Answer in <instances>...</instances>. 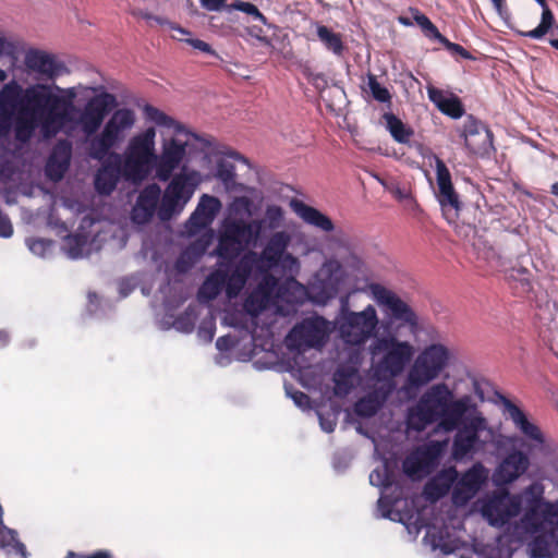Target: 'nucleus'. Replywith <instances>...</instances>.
<instances>
[{
    "mask_svg": "<svg viewBox=\"0 0 558 558\" xmlns=\"http://www.w3.org/2000/svg\"><path fill=\"white\" fill-rule=\"evenodd\" d=\"M60 101L52 85L37 83L26 87L14 114L15 140L28 143L37 129L45 138L57 136L73 121L69 112L59 108Z\"/></svg>",
    "mask_w": 558,
    "mask_h": 558,
    "instance_id": "obj_1",
    "label": "nucleus"
},
{
    "mask_svg": "<svg viewBox=\"0 0 558 558\" xmlns=\"http://www.w3.org/2000/svg\"><path fill=\"white\" fill-rule=\"evenodd\" d=\"M476 411V403L469 395L456 398L453 390L446 383L429 386L409 408L408 427L417 433L437 423L439 428L450 433L459 427L463 416Z\"/></svg>",
    "mask_w": 558,
    "mask_h": 558,
    "instance_id": "obj_2",
    "label": "nucleus"
},
{
    "mask_svg": "<svg viewBox=\"0 0 558 558\" xmlns=\"http://www.w3.org/2000/svg\"><path fill=\"white\" fill-rule=\"evenodd\" d=\"M202 183V175L196 170H187L174 174L161 195L158 184L147 185L138 195L133 208L132 218L137 223L150 221L157 211L160 220L168 221L181 214Z\"/></svg>",
    "mask_w": 558,
    "mask_h": 558,
    "instance_id": "obj_3",
    "label": "nucleus"
},
{
    "mask_svg": "<svg viewBox=\"0 0 558 558\" xmlns=\"http://www.w3.org/2000/svg\"><path fill=\"white\" fill-rule=\"evenodd\" d=\"M449 361L450 352L447 347L440 343L427 345L409 368L401 391L408 398H414L423 387L440 376Z\"/></svg>",
    "mask_w": 558,
    "mask_h": 558,
    "instance_id": "obj_4",
    "label": "nucleus"
},
{
    "mask_svg": "<svg viewBox=\"0 0 558 558\" xmlns=\"http://www.w3.org/2000/svg\"><path fill=\"white\" fill-rule=\"evenodd\" d=\"M156 130L150 126L133 136L124 151L123 177L134 183H138L148 178L155 168Z\"/></svg>",
    "mask_w": 558,
    "mask_h": 558,
    "instance_id": "obj_5",
    "label": "nucleus"
},
{
    "mask_svg": "<svg viewBox=\"0 0 558 558\" xmlns=\"http://www.w3.org/2000/svg\"><path fill=\"white\" fill-rule=\"evenodd\" d=\"M290 242L291 236L288 232L277 231L270 235L260 254L254 251L244 253L236 262L234 281L241 287H245L254 272V266L258 264L268 266V268H277L278 262L287 253Z\"/></svg>",
    "mask_w": 558,
    "mask_h": 558,
    "instance_id": "obj_6",
    "label": "nucleus"
},
{
    "mask_svg": "<svg viewBox=\"0 0 558 558\" xmlns=\"http://www.w3.org/2000/svg\"><path fill=\"white\" fill-rule=\"evenodd\" d=\"M135 121V112L132 109L116 110L102 131L90 140L89 156L95 160L106 158L111 149L124 140L125 133L134 126Z\"/></svg>",
    "mask_w": 558,
    "mask_h": 558,
    "instance_id": "obj_7",
    "label": "nucleus"
},
{
    "mask_svg": "<svg viewBox=\"0 0 558 558\" xmlns=\"http://www.w3.org/2000/svg\"><path fill=\"white\" fill-rule=\"evenodd\" d=\"M372 353L383 354L375 366L376 375L392 379L403 373L414 354V349L410 342L389 336L377 339Z\"/></svg>",
    "mask_w": 558,
    "mask_h": 558,
    "instance_id": "obj_8",
    "label": "nucleus"
},
{
    "mask_svg": "<svg viewBox=\"0 0 558 558\" xmlns=\"http://www.w3.org/2000/svg\"><path fill=\"white\" fill-rule=\"evenodd\" d=\"M377 324L378 317L373 305H367L362 312L349 311L343 305L338 320V330L347 344L361 345L373 336Z\"/></svg>",
    "mask_w": 558,
    "mask_h": 558,
    "instance_id": "obj_9",
    "label": "nucleus"
},
{
    "mask_svg": "<svg viewBox=\"0 0 558 558\" xmlns=\"http://www.w3.org/2000/svg\"><path fill=\"white\" fill-rule=\"evenodd\" d=\"M487 422L477 410L465 414L459 425L453 440L451 453L454 460L461 461L481 450L484 442L480 433L486 429Z\"/></svg>",
    "mask_w": 558,
    "mask_h": 558,
    "instance_id": "obj_10",
    "label": "nucleus"
},
{
    "mask_svg": "<svg viewBox=\"0 0 558 558\" xmlns=\"http://www.w3.org/2000/svg\"><path fill=\"white\" fill-rule=\"evenodd\" d=\"M368 290L377 304L383 306L392 319L409 326L411 329L417 328V315L412 307L395 292L380 283H369Z\"/></svg>",
    "mask_w": 558,
    "mask_h": 558,
    "instance_id": "obj_11",
    "label": "nucleus"
},
{
    "mask_svg": "<svg viewBox=\"0 0 558 558\" xmlns=\"http://www.w3.org/2000/svg\"><path fill=\"white\" fill-rule=\"evenodd\" d=\"M521 512V496L508 490L494 494L482 506V514L493 526H504Z\"/></svg>",
    "mask_w": 558,
    "mask_h": 558,
    "instance_id": "obj_12",
    "label": "nucleus"
},
{
    "mask_svg": "<svg viewBox=\"0 0 558 558\" xmlns=\"http://www.w3.org/2000/svg\"><path fill=\"white\" fill-rule=\"evenodd\" d=\"M117 106V97L108 92H102L88 99L77 120L84 134L87 136L96 134L105 118Z\"/></svg>",
    "mask_w": 558,
    "mask_h": 558,
    "instance_id": "obj_13",
    "label": "nucleus"
},
{
    "mask_svg": "<svg viewBox=\"0 0 558 558\" xmlns=\"http://www.w3.org/2000/svg\"><path fill=\"white\" fill-rule=\"evenodd\" d=\"M444 451V444L432 441L415 449L403 461V471L409 476H427L432 474L439 464Z\"/></svg>",
    "mask_w": 558,
    "mask_h": 558,
    "instance_id": "obj_14",
    "label": "nucleus"
},
{
    "mask_svg": "<svg viewBox=\"0 0 558 558\" xmlns=\"http://www.w3.org/2000/svg\"><path fill=\"white\" fill-rule=\"evenodd\" d=\"M235 271L236 263L234 264L233 269L229 271L228 268L223 267V263L220 262L219 268L211 271L201 286L198 290V298L206 301H213L223 289H226L228 298H236L244 287H241L234 281L233 276Z\"/></svg>",
    "mask_w": 558,
    "mask_h": 558,
    "instance_id": "obj_15",
    "label": "nucleus"
},
{
    "mask_svg": "<svg viewBox=\"0 0 558 558\" xmlns=\"http://www.w3.org/2000/svg\"><path fill=\"white\" fill-rule=\"evenodd\" d=\"M462 136L465 147L473 155L488 157L495 150L493 132L473 116L466 118Z\"/></svg>",
    "mask_w": 558,
    "mask_h": 558,
    "instance_id": "obj_16",
    "label": "nucleus"
},
{
    "mask_svg": "<svg viewBox=\"0 0 558 558\" xmlns=\"http://www.w3.org/2000/svg\"><path fill=\"white\" fill-rule=\"evenodd\" d=\"M488 478V470L481 463H474L457 480L452 490V501L457 506L468 504L480 492Z\"/></svg>",
    "mask_w": 558,
    "mask_h": 558,
    "instance_id": "obj_17",
    "label": "nucleus"
},
{
    "mask_svg": "<svg viewBox=\"0 0 558 558\" xmlns=\"http://www.w3.org/2000/svg\"><path fill=\"white\" fill-rule=\"evenodd\" d=\"M186 142L178 138L163 141L160 155H156L155 171L159 181L167 182L174 175L173 171L180 166L186 155Z\"/></svg>",
    "mask_w": 558,
    "mask_h": 558,
    "instance_id": "obj_18",
    "label": "nucleus"
},
{
    "mask_svg": "<svg viewBox=\"0 0 558 558\" xmlns=\"http://www.w3.org/2000/svg\"><path fill=\"white\" fill-rule=\"evenodd\" d=\"M25 65L41 78L53 81L68 72L65 64L54 54L39 49H29L25 54Z\"/></svg>",
    "mask_w": 558,
    "mask_h": 558,
    "instance_id": "obj_19",
    "label": "nucleus"
},
{
    "mask_svg": "<svg viewBox=\"0 0 558 558\" xmlns=\"http://www.w3.org/2000/svg\"><path fill=\"white\" fill-rule=\"evenodd\" d=\"M290 338L300 345L319 348L327 339V322L323 317L307 318L293 327Z\"/></svg>",
    "mask_w": 558,
    "mask_h": 558,
    "instance_id": "obj_20",
    "label": "nucleus"
},
{
    "mask_svg": "<svg viewBox=\"0 0 558 558\" xmlns=\"http://www.w3.org/2000/svg\"><path fill=\"white\" fill-rule=\"evenodd\" d=\"M101 161L102 165L95 175V189L101 195H110L117 187L120 177L123 175L121 156L110 153Z\"/></svg>",
    "mask_w": 558,
    "mask_h": 558,
    "instance_id": "obj_21",
    "label": "nucleus"
},
{
    "mask_svg": "<svg viewBox=\"0 0 558 558\" xmlns=\"http://www.w3.org/2000/svg\"><path fill=\"white\" fill-rule=\"evenodd\" d=\"M436 180L438 186L437 198L445 215L448 210H454V215L461 209V202L456 192L451 174L441 159L436 160Z\"/></svg>",
    "mask_w": 558,
    "mask_h": 558,
    "instance_id": "obj_22",
    "label": "nucleus"
},
{
    "mask_svg": "<svg viewBox=\"0 0 558 558\" xmlns=\"http://www.w3.org/2000/svg\"><path fill=\"white\" fill-rule=\"evenodd\" d=\"M529 465V457L522 451L513 450L497 466L494 481L497 485L510 484L524 474Z\"/></svg>",
    "mask_w": 558,
    "mask_h": 558,
    "instance_id": "obj_23",
    "label": "nucleus"
},
{
    "mask_svg": "<svg viewBox=\"0 0 558 558\" xmlns=\"http://www.w3.org/2000/svg\"><path fill=\"white\" fill-rule=\"evenodd\" d=\"M323 272L327 274L326 279L318 284H313L312 289L317 290V300L325 303L338 294L340 284L344 279V270L339 260L329 259L324 264Z\"/></svg>",
    "mask_w": 558,
    "mask_h": 558,
    "instance_id": "obj_24",
    "label": "nucleus"
},
{
    "mask_svg": "<svg viewBox=\"0 0 558 558\" xmlns=\"http://www.w3.org/2000/svg\"><path fill=\"white\" fill-rule=\"evenodd\" d=\"M24 89L15 82L11 81L5 84L0 92V134H5L14 125V114L19 98L23 95Z\"/></svg>",
    "mask_w": 558,
    "mask_h": 558,
    "instance_id": "obj_25",
    "label": "nucleus"
},
{
    "mask_svg": "<svg viewBox=\"0 0 558 558\" xmlns=\"http://www.w3.org/2000/svg\"><path fill=\"white\" fill-rule=\"evenodd\" d=\"M392 390L391 381L376 386L355 402V414L365 418L374 416L384 407Z\"/></svg>",
    "mask_w": 558,
    "mask_h": 558,
    "instance_id": "obj_26",
    "label": "nucleus"
},
{
    "mask_svg": "<svg viewBox=\"0 0 558 558\" xmlns=\"http://www.w3.org/2000/svg\"><path fill=\"white\" fill-rule=\"evenodd\" d=\"M531 534L534 537L529 543V549L533 558H549L554 551H558V522H549L548 526Z\"/></svg>",
    "mask_w": 558,
    "mask_h": 558,
    "instance_id": "obj_27",
    "label": "nucleus"
},
{
    "mask_svg": "<svg viewBox=\"0 0 558 558\" xmlns=\"http://www.w3.org/2000/svg\"><path fill=\"white\" fill-rule=\"evenodd\" d=\"M517 495L521 496V508L524 506V510H539L545 520L558 517V504L544 499V487L541 484L533 483Z\"/></svg>",
    "mask_w": 558,
    "mask_h": 558,
    "instance_id": "obj_28",
    "label": "nucleus"
},
{
    "mask_svg": "<svg viewBox=\"0 0 558 558\" xmlns=\"http://www.w3.org/2000/svg\"><path fill=\"white\" fill-rule=\"evenodd\" d=\"M505 411L519 429L529 440L535 442V446L543 447L545 438L537 425L530 422L526 414L511 400L502 398Z\"/></svg>",
    "mask_w": 558,
    "mask_h": 558,
    "instance_id": "obj_29",
    "label": "nucleus"
},
{
    "mask_svg": "<svg viewBox=\"0 0 558 558\" xmlns=\"http://www.w3.org/2000/svg\"><path fill=\"white\" fill-rule=\"evenodd\" d=\"M262 222H245L243 220H226L222 226L225 239L240 243L250 244L255 241L260 233Z\"/></svg>",
    "mask_w": 558,
    "mask_h": 558,
    "instance_id": "obj_30",
    "label": "nucleus"
},
{
    "mask_svg": "<svg viewBox=\"0 0 558 558\" xmlns=\"http://www.w3.org/2000/svg\"><path fill=\"white\" fill-rule=\"evenodd\" d=\"M458 475L456 466L442 469L425 484L424 494L432 500L445 497L451 488L453 489Z\"/></svg>",
    "mask_w": 558,
    "mask_h": 558,
    "instance_id": "obj_31",
    "label": "nucleus"
},
{
    "mask_svg": "<svg viewBox=\"0 0 558 558\" xmlns=\"http://www.w3.org/2000/svg\"><path fill=\"white\" fill-rule=\"evenodd\" d=\"M291 206L295 214L307 225L325 232H331L335 229L332 220L315 207L301 201H293Z\"/></svg>",
    "mask_w": 558,
    "mask_h": 558,
    "instance_id": "obj_32",
    "label": "nucleus"
},
{
    "mask_svg": "<svg viewBox=\"0 0 558 558\" xmlns=\"http://www.w3.org/2000/svg\"><path fill=\"white\" fill-rule=\"evenodd\" d=\"M70 145L56 146L46 165L47 175L54 181L63 178L70 166Z\"/></svg>",
    "mask_w": 558,
    "mask_h": 558,
    "instance_id": "obj_33",
    "label": "nucleus"
},
{
    "mask_svg": "<svg viewBox=\"0 0 558 558\" xmlns=\"http://www.w3.org/2000/svg\"><path fill=\"white\" fill-rule=\"evenodd\" d=\"M143 114L147 121L154 122L156 125L173 129L177 134L186 133L185 128L180 122L154 107L153 105L146 104L142 108Z\"/></svg>",
    "mask_w": 558,
    "mask_h": 558,
    "instance_id": "obj_34",
    "label": "nucleus"
},
{
    "mask_svg": "<svg viewBox=\"0 0 558 558\" xmlns=\"http://www.w3.org/2000/svg\"><path fill=\"white\" fill-rule=\"evenodd\" d=\"M357 371L352 367H340L333 374V393L336 397L344 398L354 388Z\"/></svg>",
    "mask_w": 558,
    "mask_h": 558,
    "instance_id": "obj_35",
    "label": "nucleus"
},
{
    "mask_svg": "<svg viewBox=\"0 0 558 558\" xmlns=\"http://www.w3.org/2000/svg\"><path fill=\"white\" fill-rule=\"evenodd\" d=\"M383 118L386 121L387 130L396 142L400 144L410 142L411 137L414 135L412 128L404 124L401 119L391 112L385 113Z\"/></svg>",
    "mask_w": 558,
    "mask_h": 558,
    "instance_id": "obj_36",
    "label": "nucleus"
},
{
    "mask_svg": "<svg viewBox=\"0 0 558 558\" xmlns=\"http://www.w3.org/2000/svg\"><path fill=\"white\" fill-rule=\"evenodd\" d=\"M316 35L328 51L336 56H342L345 46L340 33L333 32L326 25L317 24Z\"/></svg>",
    "mask_w": 558,
    "mask_h": 558,
    "instance_id": "obj_37",
    "label": "nucleus"
},
{
    "mask_svg": "<svg viewBox=\"0 0 558 558\" xmlns=\"http://www.w3.org/2000/svg\"><path fill=\"white\" fill-rule=\"evenodd\" d=\"M474 248L476 251L477 258L487 264L488 271H497L504 267V257L494 246L483 242L474 243Z\"/></svg>",
    "mask_w": 558,
    "mask_h": 558,
    "instance_id": "obj_38",
    "label": "nucleus"
},
{
    "mask_svg": "<svg viewBox=\"0 0 558 558\" xmlns=\"http://www.w3.org/2000/svg\"><path fill=\"white\" fill-rule=\"evenodd\" d=\"M274 268H268V266L258 264L254 266V271L260 276V280L255 289V291L265 295L270 300L275 290L278 287L279 280L271 274Z\"/></svg>",
    "mask_w": 558,
    "mask_h": 558,
    "instance_id": "obj_39",
    "label": "nucleus"
},
{
    "mask_svg": "<svg viewBox=\"0 0 558 558\" xmlns=\"http://www.w3.org/2000/svg\"><path fill=\"white\" fill-rule=\"evenodd\" d=\"M242 248L243 245L238 242L225 239V234L220 233L214 254L220 259L226 260L227 263L223 264V267L229 268L230 263L240 255Z\"/></svg>",
    "mask_w": 558,
    "mask_h": 558,
    "instance_id": "obj_40",
    "label": "nucleus"
},
{
    "mask_svg": "<svg viewBox=\"0 0 558 558\" xmlns=\"http://www.w3.org/2000/svg\"><path fill=\"white\" fill-rule=\"evenodd\" d=\"M549 522H553L551 519L545 520L542 511L533 509H525L520 519V524L527 534L541 531L546 525L548 526Z\"/></svg>",
    "mask_w": 558,
    "mask_h": 558,
    "instance_id": "obj_41",
    "label": "nucleus"
},
{
    "mask_svg": "<svg viewBox=\"0 0 558 558\" xmlns=\"http://www.w3.org/2000/svg\"><path fill=\"white\" fill-rule=\"evenodd\" d=\"M277 267H279L282 274L287 276V283L300 284L295 279V276L299 274L301 267L298 257L287 252L278 262Z\"/></svg>",
    "mask_w": 558,
    "mask_h": 558,
    "instance_id": "obj_42",
    "label": "nucleus"
},
{
    "mask_svg": "<svg viewBox=\"0 0 558 558\" xmlns=\"http://www.w3.org/2000/svg\"><path fill=\"white\" fill-rule=\"evenodd\" d=\"M269 301L270 300L268 298L254 290L244 300L243 308L248 315L257 317L264 310H266Z\"/></svg>",
    "mask_w": 558,
    "mask_h": 558,
    "instance_id": "obj_43",
    "label": "nucleus"
},
{
    "mask_svg": "<svg viewBox=\"0 0 558 558\" xmlns=\"http://www.w3.org/2000/svg\"><path fill=\"white\" fill-rule=\"evenodd\" d=\"M542 9H543V12H542V20H541L539 25L532 31L522 33L523 36L534 38V39H539L544 35H546L547 32L549 31V28L553 26L555 17H554L551 10L547 5V2H545V7H542Z\"/></svg>",
    "mask_w": 558,
    "mask_h": 558,
    "instance_id": "obj_44",
    "label": "nucleus"
},
{
    "mask_svg": "<svg viewBox=\"0 0 558 558\" xmlns=\"http://www.w3.org/2000/svg\"><path fill=\"white\" fill-rule=\"evenodd\" d=\"M214 219V217L205 215L204 211L199 210L196 206L195 210L186 221V228L190 233L195 234L210 226Z\"/></svg>",
    "mask_w": 558,
    "mask_h": 558,
    "instance_id": "obj_45",
    "label": "nucleus"
},
{
    "mask_svg": "<svg viewBox=\"0 0 558 558\" xmlns=\"http://www.w3.org/2000/svg\"><path fill=\"white\" fill-rule=\"evenodd\" d=\"M214 219V217L205 215L204 211L199 210L196 206L195 210L186 221V228L190 233L195 234L210 226Z\"/></svg>",
    "mask_w": 558,
    "mask_h": 558,
    "instance_id": "obj_46",
    "label": "nucleus"
},
{
    "mask_svg": "<svg viewBox=\"0 0 558 558\" xmlns=\"http://www.w3.org/2000/svg\"><path fill=\"white\" fill-rule=\"evenodd\" d=\"M366 92H368L372 97L379 102H389L391 100V95L389 90L381 86L377 81V77L373 73L367 74V83H366Z\"/></svg>",
    "mask_w": 558,
    "mask_h": 558,
    "instance_id": "obj_47",
    "label": "nucleus"
},
{
    "mask_svg": "<svg viewBox=\"0 0 558 558\" xmlns=\"http://www.w3.org/2000/svg\"><path fill=\"white\" fill-rule=\"evenodd\" d=\"M283 209L278 205H268L265 210L264 220L262 223H266L270 230L278 229L283 221Z\"/></svg>",
    "mask_w": 558,
    "mask_h": 558,
    "instance_id": "obj_48",
    "label": "nucleus"
},
{
    "mask_svg": "<svg viewBox=\"0 0 558 558\" xmlns=\"http://www.w3.org/2000/svg\"><path fill=\"white\" fill-rule=\"evenodd\" d=\"M216 178L225 185H231L235 181V167L227 160H219L216 167Z\"/></svg>",
    "mask_w": 558,
    "mask_h": 558,
    "instance_id": "obj_49",
    "label": "nucleus"
},
{
    "mask_svg": "<svg viewBox=\"0 0 558 558\" xmlns=\"http://www.w3.org/2000/svg\"><path fill=\"white\" fill-rule=\"evenodd\" d=\"M369 483L373 486L388 488L392 485V474L387 465L375 469L369 474Z\"/></svg>",
    "mask_w": 558,
    "mask_h": 558,
    "instance_id": "obj_50",
    "label": "nucleus"
},
{
    "mask_svg": "<svg viewBox=\"0 0 558 558\" xmlns=\"http://www.w3.org/2000/svg\"><path fill=\"white\" fill-rule=\"evenodd\" d=\"M444 114L452 118V119H459L461 118L465 110L463 107L462 101L460 98L456 95H451L442 105V107L439 109Z\"/></svg>",
    "mask_w": 558,
    "mask_h": 558,
    "instance_id": "obj_51",
    "label": "nucleus"
},
{
    "mask_svg": "<svg viewBox=\"0 0 558 558\" xmlns=\"http://www.w3.org/2000/svg\"><path fill=\"white\" fill-rule=\"evenodd\" d=\"M199 210L204 211L205 215L216 218L221 209V202L218 197L208 194H203L197 204Z\"/></svg>",
    "mask_w": 558,
    "mask_h": 558,
    "instance_id": "obj_52",
    "label": "nucleus"
},
{
    "mask_svg": "<svg viewBox=\"0 0 558 558\" xmlns=\"http://www.w3.org/2000/svg\"><path fill=\"white\" fill-rule=\"evenodd\" d=\"M53 90L61 92L62 95H58V98L61 99L59 102V108H62V110H65L71 114V111L74 110V99L76 98V90L74 87L62 89L57 85H53Z\"/></svg>",
    "mask_w": 558,
    "mask_h": 558,
    "instance_id": "obj_53",
    "label": "nucleus"
},
{
    "mask_svg": "<svg viewBox=\"0 0 558 558\" xmlns=\"http://www.w3.org/2000/svg\"><path fill=\"white\" fill-rule=\"evenodd\" d=\"M230 7L234 10L241 11L253 16L255 20L260 21L263 24L267 23L266 16L259 11V9L255 4L251 2L236 0Z\"/></svg>",
    "mask_w": 558,
    "mask_h": 558,
    "instance_id": "obj_54",
    "label": "nucleus"
},
{
    "mask_svg": "<svg viewBox=\"0 0 558 558\" xmlns=\"http://www.w3.org/2000/svg\"><path fill=\"white\" fill-rule=\"evenodd\" d=\"M142 17H143V19H145V20H146V21H148V22H155V23H157V24H159V25H168L172 31L178 32V33H179L180 35H182V36H183V35H190V34H191L187 29H185V28L181 27L179 24H175V23H171V22H169V21H168L167 19H165V17L157 16V15H153V14H150V13H144V14L142 15Z\"/></svg>",
    "mask_w": 558,
    "mask_h": 558,
    "instance_id": "obj_55",
    "label": "nucleus"
},
{
    "mask_svg": "<svg viewBox=\"0 0 558 558\" xmlns=\"http://www.w3.org/2000/svg\"><path fill=\"white\" fill-rule=\"evenodd\" d=\"M173 38L181 40V41H185L189 45H191L194 49H197L202 52L214 54V56L216 54V52L211 48V46L204 40L194 39V38H183V37H177V36H173Z\"/></svg>",
    "mask_w": 558,
    "mask_h": 558,
    "instance_id": "obj_56",
    "label": "nucleus"
},
{
    "mask_svg": "<svg viewBox=\"0 0 558 558\" xmlns=\"http://www.w3.org/2000/svg\"><path fill=\"white\" fill-rule=\"evenodd\" d=\"M444 47L451 52L452 54H459L461 58L465 60H471L472 54L464 49L461 45L451 43L448 38H446L442 43Z\"/></svg>",
    "mask_w": 558,
    "mask_h": 558,
    "instance_id": "obj_57",
    "label": "nucleus"
},
{
    "mask_svg": "<svg viewBox=\"0 0 558 558\" xmlns=\"http://www.w3.org/2000/svg\"><path fill=\"white\" fill-rule=\"evenodd\" d=\"M427 94H428V98L429 100L438 108L440 109L444 105V102L449 98L445 95V93L439 89V88H436L434 86H428L427 87Z\"/></svg>",
    "mask_w": 558,
    "mask_h": 558,
    "instance_id": "obj_58",
    "label": "nucleus"
},
{
    "mask_svg": "<svg viewBox=\"0 0 558 558\" xmlns=\"http://www.w3.org/2000/svg\"><path fill=\"white\" fill-rule=\"evenodd\" d=\"M308 81L319 92L324 90L328 85L327 78L323 73H311Z\"/></svg>",
    "mask_w": 558,
    "mask_h": 558,
    "instance_id": "obj_59",
    "label": "nucleus"
},
{
    "mask_svg": "<svg viewBox=\"0 0 558 558\" xmlns=\"http://www.w3.org/2000/svg\"><path fill=\"white\" fill-rule=\"evenodd\" d=\"M50 241L44 239H33L29 241L28 246L32 252L41 253L50 245Z\"/></svg>",
    "mask_w": 558,
    "mask_h": 558,
    "instance_id": "obj_60",
    "label": "nucleus"
},
{
    "mask_svg": "<svg viewBox=\"0 0 558 558\" xmlns=\"http://www.w3.org/2000/svg\"><path fill=\"white\" fill-rule=\"evenodd\" d=\"M14 46L3 36H0V57H13Z\"/></svg>",
    "mask_w": 558,
    "mask_h": 558,
    "instance_id": "obj_61",
    "label": "nucleus"
},
{
    "mask_svg": "<svg viewBox=\"0 0 558 558\" xmlns=\"http://www.w3.org/2000/svg\"><path fill=\"white\" fill-rule=\"evenodd\" d=\"M204 9L208 11H220L226 5V0H199Z\"/></svg>",
    "mask_w": 558,
    "mask_h": 558,
    "instance_id": "obj_62",
    "label": "nucleus"
},
{
    "mask_svg": "<svg viewBox=\"0 0 558 558\" xmlns=\"http://www.w3.org/2000/svg\"><path fill=\"white\" fill-rule=\"evenodd\" d=\"M13 234V227L8 216L0 219V235L10 238Z\"/></svg>",
    "mask_w": 558,
    "mask_h": 558,
    "instance_id": "obj_63",
    "label": "nucleus"
},
{
    "mask_svg": "<svg viewBox=\"0 0 558 558\" xmlns=\"http://www.w3.org/2000/svg\"><path fill=\"white\" fill-rule=\"evenodd\" d=\"M423 33L427 38L438 40L441 45L447 38L440 34L435 24H433L427 31H424Z\"/></svg>",
    "mask_w": 558,
    "mask_h": 558,
    "instance_id": "obj_64",
    "label": "nucleus"
}]
</instances>
